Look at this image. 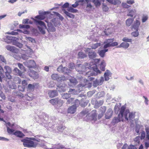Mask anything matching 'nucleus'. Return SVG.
I'll return each mask as SVG.
<instances>
[{
    "label": "nucleus",
    "instance_id": "13",
    "mask_svg": "<svg viewBox=\"0 0 149 149\" xmlns=\"http://www.w3.org/2000/svg\"><path fill=\"white\" fill-rule=\"evenodd\" d=\"M96 111L95 110H93L91 113L86 116L88 120L90 121H93L95 122L97 120Z\"/></svg>",
    "mask_w": 149,
    "mask_h": 149
},
{
    "label": "nucleus",
    "instance_id": "6",
    "mask_svg": "<svg viewBox=\"0 0 149 149\" xmlns=\"http://www.w3.org/2000/svg\"><path fill=\"white\" fill-rule=\"evenodd\" d=\"M81 81H83L84 82V84H79L78 86V91H76L74 89H70L68 91V92L70 93L73 94H76L77 93V92H80L81 91L83 90L84 88H90L91 87V84H89L90 85V87H88V85L87 84V80L85 79V78L81 77L79 78Z\"/></svg>",
    "mask_w": 149,
    "mask_h": 149
},
{
    "label": "nucleus",
    "instance_id": "35",
    "mask_svg": "<svg viewBox=\"0 0 149 149\" xmlns=\"http://www.w3.org/2000/svg\"><path fill=\"white\" fill-rule=\"evenodd\" d=\"M135 30V31H133L131 33V35L132 36L134 37H138L139 35V32L138 29H133V30Z\"/></svg>",
    "mask_w": 149,
    "mask_h": 149
},
{
    "label": "nucleus",
    "instance_id": "56",
    "mask_svg": "<svg viewBox=\"0 0 149 149\" xmlns=\"http://www.w3.org/2000/svg\"><path fill=\"white\" fill-rule=\"evenodd\" d=\"M0 61L4 63L5 64L6 63V61L4 57L2 55H0Z\"/></svg>",
    "mask_w": 149,
    "mask_h": 149
},
{
    "label": "nucleus",
    "instance_id": "19",
    "mask_svg": "<svg viewBox=\"0 0 149 149\" xmlns=\"http://www.w3.org/2000/svg\"><path fill=\"white\" fill-rule=\"evenodd\" d=\"M49 21L50 20L48 19L45 20V22L47 23L48 27V29H47V31L49 32H54L56 30L55 28L52 24V23L51 22H49Z\"/></svg>",
    "mask_w": 149,
    "mask_h": 149
},
{
    "label": "nucleus",
    "instance_id": "2",
    "mask_svg": "<svg viewBox=\"0 0 149 149\" xmlns=\"http://www.w3.org/2000/svg\"><path fill=\"white\" fill-rule=\"evenodd\" d=\"M39 13L40 14L39 15L36 16L35 18L39 20H43L46 17H49V19L51 17L53 16V15L50 13L49 11H39ZM49 20L55 26H57L60 25V22L58 19L57 18H54L52 19H49Z\"/></svg>",
    "mask_w": 149,
    "mask_h": 149
},
{
    "label": "nucleus",
    "instance_id": "10",
    "mask_svg": "<svg viewBox=\"0 0 149 149\" xmlns=\"http://www.w3.org/2000/svg\"><path fill=\"white\" fill-rule=\"evenodd\" d=\"M96 64H94L96 66L98 65L100 68V70L102 71L105 70V67L106 66L105 61L104 60H102L100 61V59H95L94 60ZM97 68V66H96Z\"/></svg>",
    "mask_w": 149,
    "mask_h": 149
},
{
    "label": "nucleus",
    "instance_id": "63",
    "mask_svg": "<svg viewBox=\"0 0 149 149\" xmlns=\"http://www.w3.org/2000/svg\"><path fill=\"white\" fill-rule=\"evenodd\" d=\"M146 134L144 131H142L141 132V136L140 138L141 140L144 139L145 137Z\"/></svg>",
    "mask_w": 149,
    "mask_h": 149
},
{
    "label": "nucleus",
    "instance_id": "62",
    "mask_svg": "<svg viewBox=\"0 0 149 149\" xmlns=\"http://www.w3.org/2000/svg\"><path fill=\"white\" fill-rule=\"evenodd\" d=\"M14 45L19 48H21L23 46V44L17 42H15Z\"/></svg>",
    "mask_w": 149,
    "mask_h": 149
},
{
    "label": "nucleus",
    "instance_id": "59",
    "mask_svg": "<svg viewBox=\"0 0 149 149\" xmlns=\"http://www.w3.org/2000/svg\"><path fill=\"white\" fill-rule=\"evenodd\" d=\"M47 86L49 88L54 87V84L53 81H50L49 83H48Z\"/></svg>",
    "mask_w": 149,
    "mask_h": 149
},
{
    "label": "nucleus",
    "instance_id": "55",
    "mask_svg": "<svg viewBox=\"0 0 149 149\" xmlns=\"http://www.w3.org/2000/svg\"><path fill=\"white\" fill-rule=\"evenodd\" d=\"M14 81L15 82V83L19 84H20L21 81V79L18 77H15Z\"/></svg>",
    "mask_w": 149,
    "mask_h": 149
},
{
    "label": "nucleus",
    "instance_id": "33",
    "mask_svg": "<svg viewBox=\"0 0 149 149\" xmlns=\"http://www.w3.org/2000/svg\"><path fill=\"white\" fill-rule=\"evenodd\" d=\"M111 74V73L109 70H106L104 75L105 80L108 81L109 80V75H110Z\"/></svg>",
    "mask_w": 149,
    "mask_h": 149
},
{
    "label": "nucleus",
    "instance_id": "27",
    "mask_svg": "<svg viewBox=\"0 0 149 149\" xmlns=\"http://www.w3.org/2000/svg\"><path fill=\"white\" fill-rule=\"evenodd\" d=\"M130 44L129 43L125 42H122L121 44L117 46V48L122 47L124 49H126L129 46Z\"/></svg>",
    "mask_w": 149,
    "mask_h": 149
},
{
    "label": "nucleus",
    "instance_id": "5",
    "mask_svg": "<svg viewBox=\"0 0 149 149\" xmlns=\"http://www.w3.org/2000/svg\"><path fill=\"white\" fill-rule=\"evenodd\" d=\"M35 141L37 142H40V139H36L33 137H26L25 139H22L21 141L23 142V145L25 147L28 148H36L38 143L37 142H34L33 141Z\"/></svg>",
    "mask_w": 149,
    "mask_h": 149
},
{
    "label": "nucleus",
    "instance_id": "3",
    "mask_svg": "<svg viewBox=\"0 0 149 149\" xmlns=\"http://www.w3.org/2000/svg\"><path fill=\"white\" fill-rule=\"evenodd\" d=\"M90 68L91 69L93 70L89 71L86 73V76L88 77L87 79H86L87 82V84L89 86H88L89 87L90 86L89 84H91H91L90 83H89L88 81H93L95 79L94 78L91 77V76H96L98 74H100L101 72V71L97 68L95 64H93V65L90 66Z\"/></svg>",
    "mask_w": 149,
    "mask_h": 149
},
{
    "label": "nucleus",
    "instance_id": "38",
    "mask_svg": "<svg viewBox=\"0 0 149 149\" xmlns=\"http://www.w3.org/2000/svg\"><path fill=\"white\" fill-rule=\"evenodd\" d=\"M10 72H5V74H6V78L5 77L4 74L2 72H1L3 74V75L4 77H5V79H2V81L3 80H5V79L6 78H7V79H11L12 77L10 75ZM2 82V81H1V82Z\"/></svg>",
    "mask_w": 149,
    "mask_h": 149
},
{
    "label": "nucleus",
    "instance_id": "46",
    "mask_svg": "<svg viewBox=\"0 0 149 149\" xmlns=\"http://www.w3.org/2000/svg\"><path fill=\"white\" fill-rule=\"evenodd\" d=\"M102 10L103 11L105 12H107L108 11L109 8L107 5L103 3L102 4Z\"/></svg>",
    "mask_w": 149,
    "mask_h": 149
},
{
    "label": "nucleus",
    "instance_id": "20",
    "mask_svg": "<svg viewBox=\"0 0 149 149\" xmlns=\"http://www.w3.org/2000/svg\"><path fill=\"white\" fill-rule=\"evenodd\" d=\"M56 90L59 92L65 91L67 88V86L65 84H57Z\"/></svg>",
    "mask_w": 149,
    "mask_h": 149
},
{
    "label": "nucleus",
    "instance_id": "58",
    "mask_svg": "<svg viewBox=\"0 0 149 149\" xmlns=\"http://www.w3.org/2000/svg\"><path fill=\"white\" fill-rule=\"evenodd\" d=\"M4 70H5V72H11V68L8 66H5L4 67Z\"/></svg>",
    "mask_w": 149,
    "mask_h": 149
},
{
    "label": "nucleus",
    "instance_id": "14",
    "mask_svg": "<svg viewBox=\"0 0 149 149\" xmlns=\"http://www.w3.org/2000/svg\"><path fill=\"white\" fill-rule=\"evenodd\" d=\"M51 77L52 79L57 80V81H61L62 82V81H63L68 78L65 76H59L57 74H53L51 75Z\"/></svg>",
    "mask_w": 149,
    "mask_h": 149
},
{
    "label": "nucleus",
    "instance_id": "49",
    "mask_svg": "<svg viewBox=\"0 0 149 149\" xmlns=\"http://www.w3.org/2000/svg\"><path fill=\"white\" fill-rule=\"evenodd\" d=\"M122 40L126 42H132V40L131 39L127 37H124L122 39Z\"/></svg>",
    "mask_w": 149,
    "mask_h": 149
},
{
    "label": "nucleus",
    "instance_id": "48",
    "mask_svg": "<svg viewBox=\"0 0 149 149\" xmlns=\"http://www.w3.org/2000/svg\"><path fill=\"white\" fill-rule=\"evenodd\" d=\"M148 19V15H143L142 17V22L143 23L145 22Z\"/></svg>",
    "mask_w": 149,
    "mask_h": 149
},
{
    "label": "nucleus",
    "instance_id": "23",
    "mask_svg": "<svg viewBox=\"0 0 149 149\" xmlns=\"http://www.w3.org/2000/svg\"><path fill=\"white\" fill-rule=\"evenodd\" d=\"M7 38V39L5 40V42L8 43H11L13 41L16 40L17 39V38L11 36H8Z\"/></svg>",
    "mask_w": 149,
    "mask_h": 149
},
{
    "label": "nucleus",
    "instance_id": "22",
    "mask_svg": "<svg viewBox=\"0 0 149 149\" xmlns=\"http://www.w3.org/2000/svg\"><path fill=\"white\" fill-rule=\"evenodd\" d=\"M113 111L111 108H109L105 114V118L106 119H110L112 116Z\"/></svg>",
    "mask_w": 149,
    "mask_h": 149
},
{
    "label": "nucleus",
    "instance_id": "21",
    "mask_svg": "<svg viewBox=\"0 0 149 149\" xmlns=\"http://www.w3.org/2000/svg\"><path fill=\"white\" fill-rule=\"evenodd\" d=\"M28 74V75L31 77L33 78H36L38 77V73L33 70L29 69Z\"/></svg>",
    "mask_w": 149,
    "mask_h": 149
},
{
    "label": "nucleus",
    "instance_id": "12",
    "mask_svg": "<svg viewBox=\"0 0 149 149\" xmlns=\"http://www.w3.org/2000/svg\"><path fill=\"white\" fill-rule=\"evenodd\" d=\"M57 70L59 72L63 73L65 75L67 74L69 76L68 74L71 72V70L65 66L63 67L62 65L61 64L57 68ZM67 78H68V76Z\"/></svg>",
    "mask_w": 149,
    "mask_h": 149
},
{
    "label": "nucleus",
    "instance_id": "29",
    "mask_svg": "<svg viewBox=\"0 0 149 149\" xmlns=\"http://www.w3.org/2000/svg\"><path fill=\"white\" fill-rule=\"evenodd\" d=\"M70 84H69V85L72 86H74L77 83V81L76 79L72 77L69 80Z\"/></svg>",
    "mask_w": 149,
    "mask_h": 149
},
{
    "label": "nucleus",
    "instance_id": "53",
    "mask_svg": "<svg viewBox=\"0 0 149 149\" xmlns=\"http://www.w3.org/2000/svg\"><path fill=\"white\" fill-rule=\"evenodd\" d=\"M100 46V43H96L93 44L91 46V48L92 49H95Z\"/></svg>",
    "mask_w": 149,
    "mask_h": 149
},
{
    "label": "nucleus",
    "instance_id": "30",
    "mask_svg": "<svg viewBox=\"0 0 149 149\" xmlns=\"http://www.w3.org/2000/svg\"><path fill=\"white\" fill-rule=\"evenodd\" d=\"M13 134L16 136L17 137H19V138H22L24 136V134L22 132L19 131H16Z\"/></svg>",
    "mask_w": 149,
    "mask_h": 149
},
{
    "label": "nucleus",
    "instance_id": "1",
    "mask_svg": "<svg viewBox=\"0 0 149 149\" xmlns=\"http://www.w3.org/2000/svg\"><path fill=\"white\" fill-rule=\"evenodd\" d=\"M39 13L40 14L39 15L36 16L35 18L39 20H43L46 17H49V19L51 17L53 16V15L50 13L49 11H39ZM49 20L55 26H57L60 25V22L58 19L57 18H54L52 19H49Z\"/></svg>",
    "mask_w": 149,
    "mask_h": 149
},
{
    "label": "nucleus",
    "instance_id": "28",
    "mask_svg": "<svg viewBox=\"0 0 149 149\" xmlns=\"http://www.w3.org/2000/svg\"><path fill=\"white\" fill-rule=\"evenodd\" d=\"M14 72L16 75H19L22 77L24 78V76L22 74V72L17 68H15L14 70Z\"/></svg>",
    "mask_w": 149,
    "mask_h": 149
},
{
    "label": "nucleus",
    "instance_id": "41",
    "mask_svg": "<svg viewBox=\"0 0 149 149\" xmlns=\"http://www.w3.org/2000/svg\"><path fill=\"white\" fill-rule=\"evenodd\" d=\"M38 84L37 83H34L32 84H29L28 86V88L30 89H33L34 88L36 87V86Z\"/></svg>",
    "mask_w": 149,
    "mask_h": 149
},
{
    "label": "nucleus",
    "instance_id": "64",
    "mask_svg": "<svg viewBox=\"0 0 149 149\" xmlns=\"http://www.w3.org/2000/svg\"><path fill=\"white\" fill-rule=\"evenodd\" d=\"M121 3V1L120 0H114L113 5H119Z\"/></svg>",
    "mask_w": 149,
    "mask_h": 149
},
{
    "label": "nucleus",
    "instance_id": "52",
    "mask_svg": "<svg viewBox=\"0 0 149 149\" xmlns=\"http://www.w3.org/2000/svg\"><path fill=\"white\" fill-rule=\"evenodd\" d=\"M65 126L63 125H60L57 128V130L59 132H62L63 130L65 128Z\"/></svg>",
    "mask_w": 149,
    "mask_h": 149
},
{
    "label": "nucleus",
    "instance_id": "17",
    "mask_svg": "<svg viewBox=\"0 0 149 149\" xmlns=\"http://www.w3.org/2000/svg\"><path fill=\"white\" fill-rule=\"evenodd\" d=\"M24 65L28 68H36V63L34 60H29L23 62Z\"/></svg>",
    "mask_w": 149,
    "mask_h": 149
},
{
    "label": "nucleus",
    "instance_id": "8",
    "mask_svg": "<svg viewBox=\"0 0 149 149\" xmlns=\"http://www.w3.org/2000/svg\"><path fill=\"white\" fill-rule=\"evenodd\" d=\"M113 39H109L105 40L104 42L105 44L103 46V48L106 49L110 47L117 46L118 43L117 42H113Z\"/></svg>",
    "mask_w": 149,
    "mask_h": 149
},
{
    "label": "nucleus",
    "instance_id": "45",
    "mask_svg": "<svg viewBox=\"0 0 149 149\" xmlns=\"http://www.w3.org/2000/svg\"><path fill=\"white\" fill-rule=\"evenodd\" d=\"M19 26L20 29L24 28L26 29H28L30 28V26L28 25L20 24Z\"/></svg>",
    "mask_w": 149,
    "mask_h": 149
},
{
    "label": "nucleus",
    "instance_id": "15",
    "mask_svg": "<svg viewBox=\"0 0 149 149\" xmlns=\"http://www.w3.org/2000/svg\"><path fill=\"white\" fill-rule=\"evenodd\" d=\"M84 51L86 53L88 54L89 57L91 59H94L96 56V53L90 48L86 49Z\"/></svg>",
    "mask_w": 149,
    "mask_h": 149
},
{
    "label": "nucleus",
    "instance_id": "39",
    "mask_svg": "<svg viewBox=\"0 0 149 149\" xmlns=\"http://www.w3.org/2000/svg\"><path fill=\"white\" fill-rule=\"evenodd\" d=\"M78 57L81 59L83 58L87 57V55L82 52H79L78 54Z\"/></svg>",
    "mask_w": 149,
    "mask_h": 149
},
{
    "label": "nucleus",
    "instance_id": "34",
    "mask_svg": "<svg viewBox=\"0 0 149 149\" xmlns=\"http://www.w3.org/2000/svg\"><path fill=\"white\" fill-rule=\"evenodd\" d=\"M62 97L63 99H68L70 98L71 96L70 93H64L61 94Z\"/></svg>",
    "mask_w": 149,
    "mask_h": 149
},
{
    "label": "nucleus",
    "instance_id": "60",
    "mask_svg": "<svg viewBox=\"0 0 149 149\" xmlns=\"http://www.w3.org/2000/svg\"><path fill=\"white\" fill-rule=\"evenodd\" d=\"M101 85L100 84V82L99 80L96 79L95 80L93 81V86L94 87H96L97 85Z\"/></svg>",
    "mask_w": 149,
    "mask_h": 149
},
{
    "label": "nucleus",
    "instance_id": "54",
    "mask_svg": "<svg viewBox=\"0 0 149 149\" xmlns=\"http://www.w3.org/2000/svg\"><path fill=\"white\" fill-rule=\"evenodd\" d=\"M53 13L55 14L58 17L59 19L63 21L64 19V18L59 13L56 12H53Z\"/></svg>",
    "mask_w": 149,
    "mask_h": 149
},
{
    "label": "nucleus",
    "instance_id": "7",
    "mask_svg": "<svg viewBox=\"0 0 149 149\" xmlns=\"http://www.w3.org/2000/svg\"><path fill=\"white\" fill-rule=\"evenodd\" d=\"M125 107L123 106L121 108L120 111L117 117H115L113 118L112 121V123L114 124L120 122L121 120L122 121H123V116L125 112Z\"/></svg>",
    "mask_w": 149,
    "mask_h": 149
},
{
    "label": "nucleus",
    "instance_id": "26",
    "mask_svg": "<svg viewBox=\"0 0 149 149\" xmlns=\"http://www.w3.org/2000/svg\"><path fill=\"white\" fill-rule=\"evenodd\" d=\"M6 48L8 50L13 52L16 53L18 52L17 49L15 47L10 45L6 46Z\"/></svg>",
    "mask_w": 149,
    "mask_h": 149
},
{
    "label": "nucleus",
    "instance_id": "24",
    "mask_svg": "<svg viewBox=\"0 0 149 149\" xmlns=\"http://www.w3.org/2000/svg\"><path fill=\"white\" fill-rule=\"evenodd\" d=\"M90 1L89 0H79L78 1V2H81L83 3V4L86 3L87 4L86 8H92V6L90 2Z\"/></svg>",
    "mask_w": 149,
    "mask_h": 149
},
{
    "label": "nucleus",
    "instance_id": "40",
    "mask_svg": "<svg viewBox=\"0 0 149 149\" xmlns=\"http://www.w3.org/2000/svg\"><path fill=\"white\" fill-rule=\"evenodd\" d=\"M92 2L93 3L97 8L98 7L101 5V3L99 0H93Z\"/></svg>",
    "mask_w": 149,
    "mask_h": 149
},
{
    "label": "nucleus",
    "instance_id": "51",
    "mask_svg": "<svg viewBox=\"0 0 149 149\" xmlns=\"http://www.w3.org/2000/svg\"><path fill=\"white\" fill-rule=\"evenodd\" d=\"M141 127V126L138 124H136V125L135 127V131L138 134H139V130Z\"/></svg>",
    "mask_w": 149,
    "mask_h": 149
},
{
    "label": "nucleus",
    "instance_id": "31",
    "mask_svg": "<svg viewBox=\"0 0 149 149\" xmlns=\"http://www.w3.org/2000/svg\"><path fill=\"white\" fill-rule=\"evenodd\" d=\"M49 95L50 97H53L57 96L58 95V93L56 91H51L49 92Z\"/></svg>",
    "mask_w": 149,
    "mask_h": 149
},
{
    "label": "nucleus",
    "instance_id": "37",
    "mask_svg": "<svg viewBox=\"0 0 149 149\" xmlns=\"http://www.w3.org/2000/svg\"><path fill=\"white\" fill-rule=\"evenodd\" d=\"M133 21L134 19L133 18H128L126 21V23L127 25L128 26H130Z\"/></svg>",
    "mask_w": 149,
    "mask_h": 149
},
{
    "label": "nucleus",
    "instance_id": "42",
    "mask_svg": "<svg viewBox=\"0 0 149 149\" xmlns=\"http://www.w3.org/2000/svg\"><path fill=\"white\" fill-rule=\"evenodd\" d=\"M127 4L126 2H122L121 4V6L124 8L126 9L129 8L131 6L128 5Z\"/></svg>",
    "mask_w": 149,
    "mask_h": 149
},
{
    "label": "nucleus",
    "instance_id": "11",
    "mask_svg": "<svg viewBox=\"0 0 149 149\" xmlns=\"http://www.w3.org/2000/svg\"><path fill=\"white\" fill-rule=\"evenodd\" d=\"M35 23L39 25L42 26H38L39 30L43 34H44L45 33V32L44 29L46 28V26L45 25L44 23L40 20L37 19H34Z\"/></svg>",
    "mask_w": 149,
    "mask_h": 149
},
{
    "label": "nucleus",
    "instance_id": "25",
    "mask_svg": "<svg viewBox=\"0 0 149 149\" xmlns=\"http://www.w3.org/2000/svg\"><path fill=\"white\" fill-rule=\"evenodd\" d=\"M136 11L135 9H130L128 10V13L127 15L128 17H132L134 15L136 14Z\"/></svg>",
    "mask_w": 149,
    "mask_h": 149
},
{
    "label": "nucleus",
    "instance_id": "4",
    "mask_svg": "<svg viewBox=\"0 0 149 149\" xmlns=\"http://www.w3.org/2000/svg\"><path fill=\"white\" fill-rule=\"evenodd\" d=\"M135 112H129V110H126L124 113L125 118L127 122L130 123L131 124H133L135 122L136 125L138 124L139 118H135Z\"/></svg>",
    "mask_w": 149,
    "mask_h": 149
},
{
    "label": "nucleus",
    "instance_id": "47",
    "mask_svg": "<svg viewBox=\"0 0 149 149\" xmlns=\"http://www.w3.org/2000/svg\"><path fill=\"white\" fill-rule=\"evenodd\" d=\"M26 39L28 41H29V42H31L32 43H34L36 42V41L33 38H32L31 37H25Z\"/></svg>",
    "mask_w": 149,
    "mask_h": 149
},
{
    "label": "nucleus",
    "instance_id": "57",
    "mask_svg": "<svg viewBox=\"0 0 149 149\" xmlns=\"http://www.w3.org/2000/svg\"><path fill=\"white\" fill-rule=\"evenodd\" d=\"M18 66L20 70L23 71H25V69L23 65L20 63H17Z\"/></svg>",
    "mask_w": 149,
    "mask_h": 149
},
{
    "label": "nucleus",
    "instance_id": "50",
    "mask_svg": "<svg viewBox=\"0 0 149 149\" xmlns=\"http://www.w3.org/2000/svg\"><path fill=\"white\" fill-rule=\"evenodd\" d=\"M68 10L73 13H77L78 11L77 9H74L72 7H68Z\"/></svg>",
    "mask_w": 149,
    "mask_h": 149
},
{
    "label": "nucleus",
    "instance_id": "32",
    "mask_svg": "<svg viewBox=\"0 0 149 149\" xmlns=\"http://www.w3.org/2000/svg\"><path fill=\"white\" fill-rule=\"evenodd\" d=\"M105 49L100 50L98 52V54L101 57H103L105 55V53L108 51V49Z\"/></svg>",
    "mask_w": 149,
    "mask_h": 149
},
{
    "label": "nucleus",
    "instance_id": "18",
    "mask_svg": "<svg viewBox=\"0 0 149 149\" xmlns=\"http://www.w3.org/2000/svg\"><path fill=\"white\" fill-rule=\"evenodd\" d=\"M141 24V22L140 21V19L139 18L136 19L132 25V29H138L139 26Z\"/></svg>",
    "mask_w": 149,
    "mask_h": 149
},
{
    "label": "nucleus",
    "instance_id": "44",
    "mask_svg": "<svg viewBox=\"0 0 149 149\" xmlns=\"http://www.w3.org/2000/svg\"><path fill=\"white\" fill-rule=\"evenodd\" d=\"M58 98L51 99L49 100V102L53 105H55L57 103Z\"/></svg>",
    "mask_w": 149,
    "mask_h": 149
},
{
    "label": "nucleus",
    "instance_id": "43",
    "mask_svg": "<svg viewBox=\"0 0 149 149\" xmlns=\"http://www.w3.org/2000/svg\"><path fill=\"white\" fill-rule=\"evenodd\" d=\"M65 14L71 18H74V15L73 14L69 13L68 12L65 11L64 12Z\"/></svg>",
    "mask_w": 149,
    "mask_h": 149
},
{
    "label": "nucleus",
    "instance_id": "9",
    "mask_svg": "<svg viewBox=\"0 0 149 149\" xmlns=\"http://www.w3.org/2000/svg\"><path fill=\"white\" fill-rule=\"evenodd\" d=\"M93 65V64L91 65V64H90V66L88 67L87 66H88V64L86 63H85V65H82L81 64H77L76 65L75 67V69L76 71L78 72H85V71L87 70V69H91L90 68V66L91 65Z\"/></svg>",
    "mask_w": 149,
    "mask_h": 149
},
{
    "label": "nucleus",
    "instance_id": "36",
    "mask_svg": "<svg viewBox=\"0 0 149 149\" xmlns=\"http://www.w3.org/2000/svg\"><path fill=\"white\" fill-rule=\"evenodd\" d=\"M9 88L11 89H15L17 88V86L15 83L11 82V83H8Z\"/></svg>",
    "mask_w": 149,
    "mask_h": 149
},
{
    "label": "nucleus",
    "instance_id": "16",
    "mask_svg": "<svg viewBox=\"0 0 149 149\" xmlns=\"http://www.w3.org/2000/svg\"><path fill=\"white\" fill-rule=\"evenodd\" d=\"M75 102L77 104H75L68 108V113L73 114L75 112L77 108V105H78L80 104L79 101L78 99L75 100Z\"/></svg>",
    "mask_w": 149,
    "mask_h": 149
},
{
    "label": "nucleus",
    "instance_id": "61",
    "mask_svg": "<svg viewBox=\"0 0 149 149\" xmlns=\"http://www.w3.org/2000/svg\"><path fill=\"white\" fill-rule=\"evenodd\" d=\"M74 98H69V99L67 100L66 104L67 105L69 104L70 103H73Z\"/></svg>",
    "mask_w": 149,
    "mask_h": 149
}]
</instances>
